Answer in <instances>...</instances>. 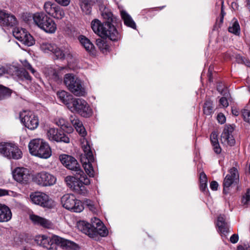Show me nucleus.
Here are the masks:
<instances>
[{
    "label": "nucleus",
    "mask_w": 250,
    "mask_h": 250,
    "mask_svg": "<svg viewBox=\"0 0 250 250\" xmlns=\"http://www.w3.org/2000/svg\"><path fill=\"white\" fill-rule=\"evenodd\" d=\"M60 160L67 168L75 172V176H67L65 177L64 182L67 186L74 193L85 195L88 192L85 186L89 185L90 181L81 168L77 160L71 156L63 154L61 155Z\"/></svg>",
    "instance_id": "f257e3e1"
},
{
    "label": "nucleus",
    "mask_w": 250,
    "mask_h": 250,
    "mask_svg": "<svg viewBox=\"0 0 250 250\" xmlns=\"http://www.w3.org/2000/svg\"><path fill=\"white\" fill-rule=\"evenodd\" d=\"M102 15L104 20L103 23L98 19L91 21V26L94 32L100 37L107 38L113 42L120 40L121 35L114 25L117 22V18L107 9H105Z\"/></svg>",
    "instance_id": "f03ea898"
},
{
    "label": "nucleus",
    "mask_w": 250,
    "mask_h": 250,
    "mask_svg": "<svg viewBox=\"0 0 250 250\" xmlns=\"http://www.w3.org/2000/svg\"><path fill=\"white\" fill-rule=\"evenodd\" d=\"M35 241L38 245L48 250H57L58 246L67 250H76L78 247L75 243L57 235L51 237L45 235H39L36 237Z\"/></svg>",
    "instance_id": "7ed1b4c3"
},
{
    "label": "nucleus",
    "mask_w": 250,
    "mask_h": 250,
    "mask_svg": "<svg viewBox=\"0 0 250 250\" xmlns=\"http://www.w3.org/2000/svg\"><path fill=\"white\" fill-rule=\"evenodd\" d=\"M78 227L83 233L90 237H94L97 234L105 237L107 235L108 233L107 229L104 226L102 222L96 218H95V221L92 224L82 221L79 222Z\"/></svg>",
    "instance_id": "20e7f679"
},
{
    "label": "nucleus",
    "mask_w": 250,
    "mask_h": 250,
    "mask_svg": "<svg viewBox=\"0 0 250 250\" xmlns=\"http://www.w3.org/2000/svg\"><path fill=\"white\" fill-rule=\"evenodd\" d=\"M33 19L35 24L45 32L54 33L57 29V25L52 19L43 12L33 14Z\"/></svg>",
    "instance_id": "39448f33"
},
{
    "label": "nucleus",
    "mask_w": 250,
    "mask_h": 250,
    "mask_svg": "<svg viewBox=\"0 0 250 250\" xmlns=\"http://www.w3.org/2000/svg\"><path fill=\"white\" fill-rule=\"evenodd\" d=\"M63 82L67 89L77 96H83L86 92L82 81L72 74H66Z\"/></svg>",
    "instance_id": "423d86ee"
},
{
    "label": "nucleus",
    "mask_w": 250,
    "mask_h": 250,
    "mask_svg": "<svg viewBox=\"0 0 250 250\" xmlns=\"http://www.w3.org/2000/svg\"><path fill=\"white\" fill-rule=\"evenodd\" d=\"M69 109L72 112L76 113L85 118L90 117L93 113L92 110L86 101L82 98H74L70 104Z\"/></svg>",
    "instance_id": "0eeeda50"
},
{
    "label": "nucleus",
    "mask_w": 250,
    "mask_h": 250,
    "mask_svg": "<svg viewBox=\"0 0 250 250\" xmlns=\"http://www.w3.org/2000/svg\"><path fill=\"white\" fill-rule=\"evenodd\" d=\"M61 203L63 207L73 212H80L84 208L82 202L76 199L73 194H65L61 198Z\"/></svg>",
    "instance_id": "6e6552de"
},
{
    "label": "nucleus",
    "mask_w": 250,
    "mask_h": 250,
    "mask_svg": "<svg viewBox=\"0 0 250 250\" xmlns=\"http://www.w3.org/2000/svg\"><path fill=\"white\" fill-rule=\"evenodd\" d=\"M56 180L55 176L44 171L38 172L32 176L33 182L42 187L53 186L56 183Z\"/></svg>",
    "instance_id": "1a4fd4ad"
},
{
    "label": "nucleus",
    "mask_w": 250,
    "mask_h": 250,
    "mask_svg": "<svg viewBox=\"0 0 250 250\" xmlns=\"http://www.w3.org/2000/svg\"><path fill=\"white\" fill-rule=\"evenodd\" d=\"M0 153L9 159L17 160L22 157L20 149L14 144L8 143H0Z\"/></svg>",
    "instance_id": "9d476101"
},
{
    "label": "nucleus",
    "mask_w": 250,
    "mask_h": 250,
    "mask_svg": "<svg viewBox=\"0 0 250 250\" xmlns=\"http://www.w3.org/2000/svg\"><path fill=\"white\" fill-rule=\"evenodd\" d=\"M30 197L33 203L43 208H51L54 206V201L43 192L32 193L30 194Z\"/></svg>",
    "instance_id": "9b49d317"
},
{
    "label": "nucleus",
    "mask_w": 250,
    "mask_h": 250,
    "mask_svg": "<svg viewBox=\"0 0 250 250\" xmlns=\"http://www.w3.org/2000/svg\"><path fill=\"white\" fill-rule=\"evenodd\" d=\"M20 118L24 126L30 130L35 129L39 125L38 117L30 111L21 113Z\"/></svg>",
    "instance_id": "f8f14e48"
},
{
    "label": "nucleus",
    "mask_w": 250,
    "mask_h": 250,
    "mask_svg": "<svg viewBox=\"0 0 250 250\" xmlns=\"http://www.w3.org/2000/svg\"><path fill=\"white\" fill-rule=\"evenodd\" d=\"M47 135L49 140L57 143L68 144L70 142V138L62 130L55 128H49L47 132Z\"/></svg>",
    "instance_id": "ddd939ff"
},
{
    "label": "nucleus",
    "mask_w": 250,
    "mask_h": 250,
    "mask_svg": "<svg viewBox=\"0 0 250 250\" xmlns=\"http://www.w3.org/2000/svg\"><path fill=\"white\" fill-rule=\"evenodd\" d=\"M12 174L14 179L21 184H27L30 179L29 171L24 167H16Z\"/></svg>",
    "instance_id": "4468645a"
},
{
    "label": "nucleus",
    "mask_w": 250,
    "mask_h": 250,
    "mask_svg": "<svg viewBox=\"0 0 250 250\" xmlns=\"http://www.w3.org/2000/svg\"><path fill=\"white\" fill-rule=\"evenodd\" d=\"M18 21L15 16L4 10H0V25L9 27L15 26Z\"/></svg>",
    "instance_id": "2eb2a0df"
},
{
    "label": "nucleus",
    "mask_w": 250,
    "mask_h": 250,
    "mask_svg": "<svg viewBox=\"0 0 250 250\" xmlns=\"http://www.w3.org/2000/svg\"><path fill=\"white\" fill-rule=\"evenodd\" d=\"M234 128L231 125H227L224 129L221 136V141L225 145L234 146L235 143V139L232 133Z\"/></svg>",
    "instance_id": "dca6fc26"
},
{
    "label": "nucleus",
    "mask_w": 250,
    "mask_h": 250,
    "mask_svg": "<svg viewBox=\"0 0 250 250\" xmlns=\"http://www.w3.org/2000/svg\"><path fill=\"white\" fill-rule=\"evenodd\" d=\"M239 177L237 169L235 167L230 168L224 180V191H226V189L230 187L233 183L237 182Z\"/></svg>",
    "instance_id": "f3484780"
},
{
    "label": "nucleus",
    "mask_w": 250,
    "mask_h": 250,
    "mask_svg": "<svg viewBox=\"0 0 250 250\" xmlns=\"http://www.w3.org/2000/svg\"><path fill=\"white\" fill-rule=\"evenodd\" d=\"M70 121L72 125L75 128L77 132L82 137H84L87 135V132L83 126L82 122L75 116H71Z\"/></svg>",
    "instance_id": "a211bd4d"
},
{
    "label": "nucleus",
    "mask_w": 250,
    "mask_h": 250,
    "mask_svg": "<svg viewBox=\"0 0 250 250\" xmlns=\"http://www.w3.org/2000/svg\"><path fill=\"white\" fill-rule=\"evenodd\" d=\"M30 219L35 225H40L45 228H51L53 226L52 223L49 220L41 217L37 215H30Z\"/></svg>",
    "instance_id": "6ab92c4d"
},
{
    "label": "nucleus",
    "mask_w": 250,
    "mask_h": 250,
    "mask_svg": "<svg viewBox=\"0 0 250 250\" xmlns=\"http://www.w3.org/2000/svg\"><path fill=\"white\" fill-rule=\"evenodd\" d=\"M53 53L58 59H71L72 57L70 50L67 47L63 46L61 48H59L56 46V48H54Z\"/></svg>",
    "instance_id": "aec40b11"
},
{
    "label": "nucleus",
    "mask_w": 250,
    "mask_h": 250,
    "mask_svg": "<svg viewBox=\"0 0 250 250\" xmlns=\"http://www.w3.org/2000/svg\"><path fill=\"white\" fill-rule=\"evenodd\" d=\"M79 40L82 45L88 53L92 55H96V51L95 47L88 39L81 35L79 37Z\"/></svg>",
    "instance_id": "412c9836"
},
{
    "label": "nucleus",
    "mask_w": 250,
    "mask_h": 250,
    "mask_svg": "<svg viewBox=\"0 0 250 250\" xmlns=\"http://www.w3.org/2000/svg\"><path fill=\"white\" fill-rule=\"evenodd\" d=\"M57 95L60 101L65 104L69 109L70 104L72 103V101L75 98L73 97V95L63 90L58 91Z\"/></svg>",
    "instance_id": "4be33fe9"
},
{
    "label": "nucleus",
    "mask_w": 250,
    "mask_h": 250,
    "mask_svg": "<svg viewBox=\"0 0 250 250\" xmlns=\"http://www.w3.org/2000/svg\"><path fill=\"white\" fill-rule=\"evenodd\" d=\"M44 141L41 139H35L31 140L28 145L30 152L36 156L43 144Z\"/></svg>",
    "instance_id": "5701e85b"
},
{
    "label": "nucleus",
    "mask_w": 250,
    "mask_h": 250,
    "mask_svg": "<svg viewBox=\"0 0 250 250\" xmlns=\"http://www.w3.org/2000/svg\"><path fill=\"white\" fill-rule=\"evenodd\" d=\"M12 217V212L8 207L0 204V222L9 221Z\"/></svg>",
    "instance_id": "b1692460"
},
{
    "label": "nucleus",
    "mask_w": 250,
    "mask_h": 250,
    "mask_svg": "<svg viewBox=\"0 0 250 250\" xmlns=\"http://www.w3.org/2000/svg\"><path fill=\"white\" fill-rule=\"evenodd\" d=\"M51 155V150L48 144L44 142L37 154L36 155L39 157L47 159Z\"/></svg>",
    "instance_id": "393cba45"
},
{
    "label": "nucleus",
    "mask_w": 250,
    "mask_h": 250,
    "mask_svg": "<svg viewBox=\"0 0 250 250\" xmlns=\"http://www.w3.org/2000/svg\"><path fill=\"white\" fill-rule=\"evenodd\" d=\"M121 16L124 21V24L129 27L135 29L136 27V24L132 20L131 16L125 11L122 10L121 11Z\"/></svg>",
    "instance_id": "a878e982"
},
{
    "label": "nucleus",
    "mask_w": 250,
    "mask_h": 250,
    "mask_svg": "<svg viewBox=\"0 0 250 250\" xmlns=\"http://www.w3.org/2000/svg\"><path fill=\"white\" fill-rule=\"evenodd\" d=\"M217 226L219 231L221 233L225 234L228 232V223L226 221V217L224 215H220L218 216L217 222Z\"/></svg>",
    "instance_id": "bb28decb"
},
{
    "label": "nucleus",
    "mask_w": 250,
    "mask_h": 250,
    "mask_svg": "<svg viewBox=\"0 0 250 250\" xmlns=\"http://www.w3.org/2000/svg\"><path fill=\"white\" fill-rule=\"evenodd\" d=\"M95 0H80V5L82 11L86 15L91 13L92 6Z\"/></svg>",
    "instance_id": "cd10ccee"
},
{
    "label": "nucleus",
    "mask_w": 250,
    "mask_h": 250,
    "mask_svg": "<svg viewBox=\"0 0 250 250\" xmlns=\"http://www.w3.org/2000/svg\"><path fill=\"white\" fill-rule=\"evenodd\" d=\"M56 124L60 127L62 131H65L67 133H71L73 131L72 126L64 119H59L56 122Z\"/></svg>",
    "instance_id": "c85d7f7f"
},
{
    "label": "nucleus",
    "mask_w": 250,
    "mask_h": 250,
    "mask_svg": "<svg viewBox=\"0 0 250 250\" xmlns=\"http://www.w3.org/2000/svg\"><path fill=\"white\" fill-rule=\"evenodd\" d=\"M96 44L100 51L104 54H106L111 50L109 44L104 40L98 39L96 40Z\"/></svg>",
    "instance_id": "c756f323"
},
{
    "label": "nucleus",
    "mask_w": 250,
    "mask_h": 250,
    "mask_svg": "<svg viewBox=\"0 0 250 250\" xmlns=\"http://www.w3.org/2000/svg\"><path fill=\"white\" fill-rule=\"evenodd\" d=\"M217 137V133L213 132L210 135V139L214 152L217 154H219L221 152V148L219 144Z\"/></svg>",
    "instance_id": "7c9ffc66"
},
{
    "label": "nucleus",
    "mask_w": 250,
    "mask_h": 250,
    "mask_svg": "<svg viewBox=\"0 0 250 250\" xmlns=\"http://www.w3.org/2000/svg\"><path fill=\"white\" fill-rule=\"evenodd\" d=\"M27 33L25 29L19 27L15 28L13 30V36L21 42L24 39Z\"/></svg>",
    "instance_id": "2f4dec72"
},
{
    "label": "nucleus",
    "mask_w": 250,
    "mask_h": 250,
    "mask_svg": "<svg viewBox=\"0 0 250 250\" xmlns=\"http://www.w3.org/2000/svg\"><path fill=\"white\" fill-rule=\"evenodd\" d=\"M83 148L86 159L90 162H94V156L91 149L90 146L88 144L87 141H86V145H84L83 146Z\"/></svg>",
    "instance_id": "473e14b6"
},
{
    "label": "nucleus",
    "mask_w": 250,
    "mask_h": 250,
    "mask_svg": "<svg viewBox=\"0 0 250 250\" xmlns=\"http://www.w3.org/2000/svg\"><path fill=\"white\" fill-rule=\"evenodd\" d=\"M12 93V90L8 87L0 85V101L9 98Z\"/></svg>",
    "instance_id": "72a5a7b5"
},
{
    "label": "nucleus",
    "mask_w": 250,
    "mask_h": 250,
    "mask_svg": "<svg viewBox=\"0 0 250 250\" xmlns=\"http://www.w3.org/2000/svg\"><path fill=\"white\" fill-rule=\"evenodd\" d=\"M92 162H90L87 160V162H85L83 164V167L86 173L89 175V177H93L94 176V171L92 165Z\"/></svg>",
    "instance_id": "f704fd0d"
},
{
    "label": "nucleus",
    "mask_w": 250,
    "mask_h": 250,
    "mask_svg": "<svg viewBox=\"0 0 250 250\" xmlns=\"http://www.w3.org/2000/svg\"><path fill=\"white\" fill-rule=\"evenodd\" d=\"M40 47L42 51L46 53L49 52H53L54 48H56V45L55 44L46 42L42 43Z\"/></svg>",
    "instance_id": "c9c22d12"
},
{
    "label": "nucleus",
    "mask_w": 250,
    "mask_h": 250,
    "mask_svg": "<svg viewBox=\"0 0 250 250\" xmlns=\"http://www.w3.org/2000/svg\"><path fill=\"white\" fill-rule=\"evenodd\" d=\"M17 75L21 80H31V77L28 72L23 68L19 69L17 72Z\"/></svg>",
    "instance_id": "e433bc0d"
},
{
    "label": "nucleus",
    "mask_w": 250,
    "mask_h": 250,
    "mask_svg": "<svg viewBox=\"0 0 250 250\" xmlns=\"http://www.w3.org/2000/svg\"><path fill=\"white\" fill-rule=\"evenodd\" d=\"M229 31L230 33L238 35L240 34V28L238 22L235 21L231 23L229 27Z\"/></svg>",
    "instance_id": "4c0bfd02"
},
{
    "label": "nucleus",
    "mask_w": 250,
    "mask_h": 250,
    "mask_svg": "<svg viewBox=\"0 0 250 250\" xmlns=\"http://www.w3.org/2000/svg\"><path fill=\"white\" fill-rule=\"evenodd\" d=\"M203 111L206 115H211L213 113L212 104L210 100H207L205 103Z\"/></svg>",
    "instance_id": "58836bf2"
},
{
    "label": "nucleus",
    "mask_w": 250,
    "mask_h": 250,
    "mask_svg": "<svg viewBox=\"0 0 250 250\" xmlns=\"http://www.w3.org/2000/svg\"><path fill=\"white\" fill-rule=\"evenodd\" d=\"M57 6V4L52 3L50 1H47L45 2L43 6L44 10L45 11V12L49 15L51 16L52 14L53 13L54 10L55 8H56V6Z\"/></svg>",
    "instance_id": "ea45409f"
},
{
    "label": "nucleus",
    "mask_w": 250,
    "mask_h": 250,
    "mask_svg": "<svg viewBox=\"0 0 250 250\" xmlns=\"http://www.w3.org/2000/svg\"><path fill=\"white\" fill-rule=\"evenodd\" d=\"M54 12L51 16L57 19H62L64 16V13L62 8L57 5L54 10Z\"/></svg>",
    "instance_id": "a19ab883"
},
{
    "label": "nucleus",
    "mask_w": 250,
    "mask_h": 250,
    "mask_svg": "<svg viewBox=\"0 0 250 250\" xmlns=\"http://www.w3.org/2000/svg\"><path fill=\"white\" fill-rule=\"evenodd\" d=\"M207 182V177L205 173L204 172L201 173L200 175V188L202 191H204L206 190Z\"/></svg>",
    "instance_id": "79ce46f5"
},
{
    "label": "nucleus",
    "mask_w": 250,
    "mask_h": 250,
    "mask_svg": "<svg viewBox=\"0 0 250 250\" xmlns=\"http://www.w3.org/2000/svg\"><path fill=\"white\" fill-rule=\"evenodd\" d=\"M24 39L21 42L23 44L28 46L33 45L35 43V40L33 37L28 33H27L26 36H25Z\"/></svg>",
    "instance_id": "37998d69"
},
{
    "label": "nucleus",
    "mask_w": 250,
    "mask_h": 250,
    "mask_svg": "<svg viewBox=\"0 0 250 250\" xmlns=\"http://www.w3.org/2000/svg\"><path fill=\"white\" fill-rule=\"evenodd\" d=\"M83 204L93 213H96L97 212L96 208L92 201L86 199L84 200Z\"/></svg>",
    "instance_id": "c03bdc74"
},
{
    "label": "nucleus",
    "mask_w": 250,
    "mask_h": 250,
    "mask_svg": "<svg viewBox=\"0 0 250 250\" xmlns=\"http://www.w3.org/2000/svg\"><path fill=\"white\" fill-rule=\"evenodd\" d=\"M250 201V189H248L247 192L242 198V204L244 205H247Z\"/></svg>",
    "instance_id": "a18cd8bd"
},
{
    "label": "nucleus",
    "mask_w": 250,
    "mask_h": 250,
    "mask_svg": "<svg viewBox=\"0 0 250 250\" xmlns=\"http://www.w3.org/2000/svg\"><path fill=\"white\" fill-rule=\"evenodd\" d=\"M244 120L250 124V110L244 109L242 112Z\"/></svg>",
    "instance_id": "49530a36"
},
{
    "label": "nucleus",
    "mask_w": 250,
    "mask_h": 250,
    "mask_svg": "<svg viewBox=\"0 0 250 250\" xmlns=\"http://www.w3.org/2000/svg\"><path fill=\"white\" fill-rule=\"evenodd\" d=\"M23 66L27 70H30L32 74H34L36 71L32 68L31 65L27 62V60H24L22 62Z\"/></svg>",
    "instance_id": "de8ad7c7"
},
{
    "label": "nucleus",
    "mask_w": 250,
    "mask_h": 250,
    "mask_svg": "<svg viewBox=\"0 0 250 250\" xmlns=\"http://www.w3.org/2000/svg\"><path fill=\"white\" fill-rule=\"evenodd\" d=\"M217 120L219 123L223 124L226 122V117L223 114L220 113L218 114Z\"/></svg>",
    "instance_id": "09e8293b"
},
{
    "label": "nucleus",
    "mask_w": 250,
    "mask_h": 250,
    "mask_svg": "<svg viewBox=\"0 0 250 250\" xmlns=\"http://www.w3.org/2000/svg\"><path fill=\"white\" fill-rule=\"evenodd\" d=\"M219 103L223 107H227L229 105V103L226 98L222 97L219 100Z\"/></svg>",
    "instance_id": "8fccbe9b"
},
{
    "label": "nucleus",
    "mask_w": 250,
    "mask_h": 250,
    "mask_svg": "<svg viewBox=\"0 0 250 250\" xmlns=\"http://www.w3.org/2000/svg\"><path fill=\"white\" fill-rule=\"evenodd\" d=\"M239 237L236 234H233L229 239V241L233 244L237 243L238 241Z\"/></svg>",
    "instance_id": "3c124183"
},
{
    "label": "nucleus",
    "mask_w": 250,
    "mask_h": 250,
    "mask_svg": "<svg viewBox=\"0 0 250 250\" xmlns=\"http://www.w3.org/2000/svg\"><path fill=\"white\" fill-rule=\"evenodd\" d=\"M57 3L62 5L67 6L70 1V0H55Z\"/></svg>",
    "instance_id": "603ef678"
},
{
    "label": "nucleus",
    "mask_w": 250,
    "mask_h": 250,
    "mask_svg": "<svg viewBox=\"0 0 250 250\" xmlns=\"http://www.w3.org/2000/svg\"><path fill=\"white\" fill-rule=\"evenodd\" d=\"M237 250H250V247L247 244L240 245L237 247Z\"/></svg>",
    "instance_id": "864d4df0"
},
{
    "label": "nucleus",
    "mask_w": 250,
    "mask_h": 250,
    "mask_svg": "<svg viewBox=\"0 0 250 250\" xmlns=\"http://www.w3.org/2000/svg\"><path fill=\"white\" fill-rule=\"evenodd\" d=\"M218 187V184L216 181H212L210 184V188L213 190H216Z\"/></svg>",
    "instance_id": "5fc2aeb1"
},
{
    "label": "nucleus",
    "mask_w": 250,
    "mask_h": 250,
    "mask_svg": "<svg viewBox=\"0 0 250 250\" xmlns=\"http://www.w3.org/2000/svg\"><path fill=\"white\" fill-rule=\"evenodd\" d=\"M221 14L222 16V17L221 19V21H222L223 20L224 16H225V15L226 14L225 12H224V9H223L224 1L223 0H221Z\"/></svg>",
    "instance_id": "6e6d98bb"
},
{
    "label": "nucleus",
    "mask_w": 250,
    "mask_h": 250,
    "mask_svg": "<svg viewBox=\"0 0 250 250\" xmlns=\"http://www.w3.org/2000/svg\"><path fill=\"white\" fill-rule=\"evenodd\" d=\"M7 73V70L4 66H0V76H2L4 74Z\"/></svg>",
    "instance_id": "4d7b16f0"
},
{
    "label": "nucleus",
    "mask_w": 250,
    "mask_h": 250,
    "mask_svg": "<svg viewBox=\"0 0 250 250\" xmlns=\"http://www.w3.org/2000/svg\"><path fill=\"white\" fill-rule=\"evenodd\" d=\"M8 194V193L7 190L0 188V196H4Z\"/></svg>",
    "instance_id": "13d9d810"
},
{
    "label": "nucleus",
    "mask_w": 250,
    "mask_h": 250,
    "mask_svg": "<svg viewBox=\"0 0 250 250\" xmlns=\"http://www.w3.org/2000/svg\"><path fill=\"white\" fill-rule=\"evenodd\" d=\"M231 111L232 114L234 115V116H237L239 115V111L236 108H232Z\"/></svg>",
    "instance_id": "bf43d9fd"
},
{
    "label": "nucleus",
    "mask_w": 250,
    "mask_h": 250,
    "mask_svg": "<svg viewBox=\"0 0 250 250\" xmlns=\"http://www.w3.org/2000/svg\"><path fill=\"white\" fill-rule=\"evenodd\" d=\"M231 7L233 10H236L238 8V5L236 2H233L231 3Z\"/></svg>",
    "instance_id": "052dcab7"
},
{
    "label": "nucleus",
    "mask_w": 250,
    "mask_h": 250,
    "mask_svg": "<svg viewBox=\"0 0 250 250\" xmlns=\"http://www.w3.org/2000/svg\"><path fill=\"white\" fill-rule=\"evenodd\" d=\"M247 1V6L250 11V0H246Z\"/></svg>",
    "instance_id": "680f3d73"
},
{
    "label": "nucleus",
    "mask_w": 250,
    "mask_h": 250,
    "mask_svg": "<svg viewBox=\"0 0 250 250\" xmlns=\"http://www.w3.org/2000/svg\"><path fill=\"white\" fill-rule=\"evenodd\" d=\"M217 90L221 93L223 94V90L220 88V86L217 87Z\"/></svg>",
    "instance_id": "e2e57ef3"
},
{
    "label": "nucleus",
    "mask_w": 250,
    "mask_h": 250,
    "mask_svg": "<svg viewBox=\"0 0 250 250\" xmlns=\"http://www.w3.org/2000/svg\"><path fill=\"white\" fill-rule=\"evenodd\" d=\"M54 76L55 79H59V76H58V74L56 72H55L54 73Z\"/></svg>",
    "instance_id": "0e129e2a"
},
{
    "label": "nucleus",
    "mask_w": 250,
    "mask_h": 250,
    "mask_svg": "<svg viewBox=\"0 0 250 250\" xmlns=\"http://www.w3.org/2000/svg\"><path fill=\"white\" fill-rule=\"evenodd\" d=\"M246 65L248 67H250V62L247 61L246 63Z\"/></svg>",
    "instance_id": "69168bd1"
},
{
    "label": "nucleus",
    "mask_w": 250,
    "mask_h": 250,
    "mask_svg": "<svg viewBox=\"0 0 250 250\" xmlns=\"http://www.w3.org/2000/svg\"><path fill=\"white\" fill-rule=\"evenodd\" d=\"M249 172H250V166H249Z\"/></svg>",
    "instance_id": "338daca9"
}]
</instances>
